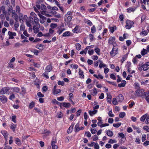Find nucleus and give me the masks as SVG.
Segmentation results:
<instances>
[{
    "mask_svg": "<svg viewBox=\"0 0 149 149\" xmlns=\"http://www.w3.org/2000/svg\"><path fill=\"white\" fill-rule=\"evenodd\" d=\"M136 9V8H133L131 7H129L127 9V12L128 13H130L131 12H134Z\"/></svg>",
    "mask_w": 149,
    "mask_h": 149,
    "instance_id": "6ab92c4d",
    "label": "nucleus"
},
{
    "mask_svg": "<svg viewBox=\"0 0 149 149\" xmlns=\"http://www.w3.org/2000/svg\"><path fill=\"white\" fill-rule=\"evenodd\" d=\"M72 16H67V15H65L64 20L67 23H69L72 20Z\"/></svg>",
    "mask_w": 149,
    "mask_h": 149,
    "instance_id": "9d476101",
    "label": "nucleus"
},
{
    "mask_svg": "<svg viewBox=\"0 0 149 149\" xmlns=\"http://www.w3.org/2000/svg\"><path fill=\"white\" fill-rule=\"evenodd\" d=\"M79 74L80 75V77L81 78H84V72L80 68L79 69Z\"/></svg>",
    "mask_w": 149,
    "mask_h": 149,
    "instance_id": "bb28decb",
    "label": "nucleus"
},
{
    "mask_svg": "<svg viewBox=\"0 0 149 149\" xmlns=\"http://www.w3.org/2000/svg\"><path fill=\"white\" fill-rule=\"evenodd\" d=\"M52 66L50 65H48L45 68V72H50L52 70Z\"/></svg>",
    "mask_w": 149,
    "mask_h": 149,
    "instance_id": "dca6fc26",
    "label": "nucleus"
},
{
    "mask_svg": "<svg viewBox=\"0 0 149 149\" xmlns=\"http://www.w3.org/2000/svg\"><path fill=\"white\" fill-rule=\"evenodd\" d=\"M25 22L27 26H31V25L34 24L33 18L31 17H29L28 19L25 20Z\"/></svg>",
    "mask_w": 149,
    "mask_h": 149,
    "instance_id": "f257e3e1",
    "label": "nucleus"
},
{
    "mask_svg": "<svg viewBox=\"0 0 149 149\" xmlns=\"http://www.w3.org/2000/svg\"><path fill=\"white\" fill-rule=\"evenodd\" d=\"M8 34L9 36V39H13L14 38V36H16V33L15 32H13L10 31L8 32Z\"/></svg>",
    "mask_w": 149,
    "mask_h": 149,
    "instance_id": "0eeeda50",
    "label": "nucleus"
},
{
    "mask_svg": "<svg viewBox=\"0 0 149 149\" xmlns=\"http://www.w3.org/2000/svg\"><path fill=\"white\" fill-rule=\"evenodd\" d=\"M132 127L134 130H136L137 132L138 133H139L141 132V130L139 127H138L135 126H132Z\"/></svg>",
    "mask_w": 149,
    "mask_h": 149,
    "instance_id": "79ce46f5",
    "label": "nucleus"
},
{
    "mask_svg": "<svg viewBox=\"0 0 149 149\" xmlns=\"http://www.w3.org/2000/svg\"><path fill=\"white\" fill-rule=\"evenodd\" d=\"M85 23H87L90 26H91L92 25V22L89 20L88 19H84Z\"/></svg>",
    "mask_w": 149,
    "mask_h": 149,
    "instance_id": "58836bf2",
    "label": "nucleus"
},
{
    "mask_svg": "<svg viewBox=\"0 0 149 149\" xmlns=\"http://www.w3.org/2000/svg\"><path fill=\"white\" fill-rule=\"evenodd\" d=\"M75 46L77 50H79L81 49V46L79 44L77 43L75 44Z\"/></svg>",
    "mask_w": 149,
    "mask_h": 149,
    "instance_id": "09e8293b",
    "label": "nucleus"
},
{
    "mask_svg": "<svg viewBox=\"0 0 149 149\" xmlns=\"http://www.w3.org/2000/svg\"><path fill=\"white\" fill-rule=\"evenodd\" d=\"M56 141L55 139H53V140L51 142V145L52 149H57V146L56 144Z\"/></svg>",
    "mask_w": 149,
    "mask_h": 149,
    "instance_id": "9b49d317",
    "label": "nucleus"
},
{
    "mask_svg": "<svg viewBox=\"0 0 149 149\" xmlns=\"http://www.w3.org/2000/svg\"><path fill=\"white\" fill-rule=\"evenodd\" d=\"M126 24L125 28L126 29H129L131 28L134 23L132 21L127 20L126 22Z\"/></svg>",
    "mask_w": 149,
    "mask_h": 149,
    "instance_id": "7ed1b4c3",
    "label": "nucleus"
},
{
    "mask_svg": "<svg viewBox=\"0 0 149 149\" xmlns=\"http://www.w3.org/2000/svg\"><path fill=\"white\" fill-rule=\"evenodd\" d=\"M65 30V29L62 28L61 29L58 30L57 31V33L59 35H60Z\"/></svg>",
    "mask_w": 149,
    "mask_h": 149,
    "instance_id": "13d9d810",
    "label": "nucleus"
},
{
    "mask_svg": "<svg viewBox=\"0 0 149 149\" xmlns=\"http://www.w3.org/2000/svg\"><path fill=\"white\" fill-rule=\"evenodd\" d=\"M36 6L38 9H40L42 11H45L47 10L46 6L43 4H41V5L36 4Z\"/></svg>",
    "mask_w": 149,
    "mask_h": 149,
    "instance_id": "20e7f679",
    "label": "nucleus"
},
{
    "mask_svg": "<svg viewBox=\"0 0 149 149\" xmlns=\"http://www.w3.org/2000/svg\"><path fill=\"white\" fill-rule=\"evenodd\" d=\"M118 49L117 47H113L112 51L110 52V54L111 56H115L118 53Z\"/></svg>",
    "mask_w": 149,
    "mask_h": 149,
    "instance_id": "6e6552de",
    "label": "nucleus"
},
{
    "mask_svg": "<svg viewBox=\"0 0 149 149\" xmlns=\"http://www.w3.org/2000/svg\"><path fill=\"white\" fill-rule=\"evenodd\" d=\"M70 32L69 31H67L64 32L62 35L63 37H66L70 36Z\"/></svg>",
    "mask_w": 149,
    "mask_h": 149,
    "instance_id": "473e14b6",
    "label": "nucleus"
},
{
    "mask_svg": "<svg viewBox=\"0 0 149 149\" xmlns=\"http://www.w3.org/2000/svg\"><path fill=\"white\" fill-rule=\"evenodd\" d=\"M141 3H143L144 4H146V3L147 5H148L149 4V0H141Z\"/></svg>",
    "mask_w": 149,
    "mask_h": 149,
    "instance_id": "c03bdc74",
    "label": "nucleus"
},
{
    "mask_svg": "<svg viewBox=\"0 0 149 149\" xmlns=\"http://www.w3.org/2000/svg\"><path fill=\"white\" fill-rule=\"evenodd\" d=\"M22 45V44L17 42L15 44V47L16 48H19L20 46Z\"/></svg>",
    "mask_w": 149,
    "mask_h": 149,
    "instance_id": "864d4df0",
    "label": "nucleus"
},
{
    "mask_svg": "<svg viewBox=\"0 0 149 149\" xmlns=\"http://www.w3.org/2000/svg\"><path fill=\"white\" fill-rule=\"evenodd\" d=\"M53 91L54 94L56 95L59 93L61 92V90L60 89H57Z\"/></svg>",
    "mask_w": 149,
    "mask_h": 149,
    "instance_id": "603ef678",
    "label": "nucleus"
},
{
    "mask_svg": "<svg viewBox=\"0 0 149 149\" xmlns=\"http://www.w3.org/2000/svg\"><path fill=\"white\" fill-rule=\"evenodd\" d=\"M12 16L13 18L15 19V21L18 22V16L17 14L13 15Z\"/></svg>",
    "mask_w": 149,
    "mask_h": 149,
    "instance_id": "37998d69",
    "label": "nucleus"
},
{
    "mask_svg": "<svg viewBox=\"0 0 149 149\" xmlns=\"http://www.w3.org/2000/svg\"><path fill=\"white\" fill-rule=\"evenodd\" d=\"M93 140L94 141H95L98 139V137L96 135H95L92 136Z\"/></svg>",
    "mask_w": 149,
    "mask_h": 149,
    "instance_id": "69168bd1",
    "label": "nucleus"
},
{
    "mask_svg": "<svg viewBox=\"0 0 149 149\" xmlns=\"http://www.w3.org/2000/svg\"><path fill=\"white\" fill-rule=\"evenodd\" d=\"M91 131L92 134H94L97 132V130L95 128H91Z\"/></svg>",
    "mask_w": 149,
    "mask_h": 149,
    "instance_id": "4d7b16f0",
    "label": "nucleus"
},
{
    "mask_svg": "<svg viewBox=\"0 0 149 149\" xmlns=\"http://www.w3.org/2000/svg\"><path fill=\"white\" fill-rule=\"evenodd\" d=\"M63 114L60 111L59 113H58L56 115V117L59 118H62L63 117Z\"/></svg>",
    "mask_w": 149,
    "mask_h": 149,
    "instance_id": "4c0bfd02",
    "label": "nucleus"
},
{
    "mask_svg": "<svg viewBox=\"0 0 149 149\" xmlns=\"http://www.w3.org/2000/svg\"><path fill=\"white\" fill-rule=\"evenodd\" d=\"M35 103L34 102L32 101L29 104V107L30 109H31L35 106Z\"/></svg>",
    "mask_w": 149,
    "mask_h": 149,
    "instance_id": "c756f323",
    "label": "nucleus"
},
{
    "mask_svg": "<svg viewBox=\"0 0 149 149\" xmlns=\"http://www.w3.org/2000/svg\"><path fill=\"white\" fill-rule=\"evenodd\" d=\"M44 45L41 44H38V45H36V48L39 49H41L44 47Z\"/></svg>",
    "mask_w": 149,
    "mask_h": 149,
    "instance_id": "72a5a7b5",
    "label": "nucleus"
},
{
    "mask_svg": "<svg viewBox=\"0 0 149 149\" xmlns=\"http://www.w3.org/2000/svg\"><path fill=\"white\" fill-rule=\"evenodd\" d=\"M147 115L146 114H145L142 116L140 118V120L141 121L144 122L146 118Z\"/></svg>",
    "mask_w": 149,
    "mask_h": 149,
    "instance_id": "a19ab883",
    "label": "nucleus"
},
{
    "mask_svg": "<svg viewBox=\"0 0 149 149\" xmlns=\"http://www.w3.org/2000/svg\"><path fill=\"white\" fill-rule=\"evenodd\" d=\"M0 100L3 104L6 103L8 100L7 97L4 95H2L0 96Z\"/></svg>",
    "mask_w": 149,
    "mask_h": 149,
    "instance_id": "423d86ee",
    "label": "nucleus"
},
{
    "mask_svg": "<svg viewBox=\"0 0 149 149\" xmlns=\"http://www.w3.org/2000/svg\"><path fill=\"white\" fill-rule=\"evenodd\" d=\"M38 15L40 19L39 20L40 23L42 24L43 23L45 22V20L46 19V18L39 13L38 14Z\"/></svg>",
    "mask_w": 149,
    "mask_h": 149,
    "instance_id": "1a4fd4ad",
    "label": "nucleus"
},
{
    "mask_svg": "<svg viewBox=\"0 0 149 149\" xmlns=\"http://www.w3.org/2000/svg\"><path fill=\"white\" fill-rule=\"evenodd\" d=\"M98 61L100 63L99 67L100 68H101L103 67H106L107 66L106 65L104 64L102 61L99 60Z\"/></svg>",
    "mask_w": 149,
    "mask_h": 149,
    "instance_id": "5701e85b",
    "label": "nucleus"
},
{
    "mask_svg": "<svg viewBox=\"0 0 149 149\" xmlns=\"http://www.w3.org/2000/svg\"><path fill=\"white\" fill-rule=\"evenodd\" d=\"M74 127V125H72L67 130V133H70L72 132Z\"/></svg>",
    "mask_w": 149,
    "mask_h": 149,
    "instance_id": "7c9ffc66",
    "label": "nucleus"
},
{
    "mask_svg": "<svg viewBox=\"0 0 149 149\" xmlns=\"http://www.w3.org/2000/svg\"><path fill=\"white\" fill-rule=\"evenodd\" d=\"M19 24L18 22H16L15 23L14 27L15 28V29L16 30L17 28L19 27Z\"/></svg>",
    "mask_w": 149,
    "mask_h": 149,
    "instance_id": "0e129e2a",
    "label": "nucleus"
},
{
    "mask_svg": "<svg viewBox=\"0 0 149 149\" xmlns=\"http://www.w3.org/2000/svg\"><path fill=\"white\" fill-rule=\"evenodd\" d=\"M15 98V96L14 94L12 93L9 97V99L12 100L13 99H14Z\"/></svg>",
    "mask_w": 149,
    "mask_h": 149,
    "instance_id": "052dcab7",
    "label": "nucleus"
},
{
    "mask_svg": "<svg viewBox=\"0 0 149 149\" xmlns=\"http://www.w3.org/2000/svg\"><path fill=\"white\" fill-rule=\"evenodd\" d=\"M1 133L3 136L6 141H7L8 136V134L7 132L6 131L2 130L1 131Z\"/></svg>",
    "mask_w": 149,
    "mask_h": 149,
    "instance_id": "f3484780",
    "label": "nucleus"
},
{
    "mask_svg": "<svg viewBox=\"0 0 149 149\" xmlns=\"http://www.w3.org/2000/svg\"><path fill=\"white\" fill-rule=\"evenodd\" d=\"M85 135L88 137H90L91 136V134L89 132H86Z\"/></svg>",
    "mask_w": 149,
    "mask_h": 149,
    "instance_id": "680f3d73",
    "label": "nucleus"
},
{
    "mask_svg": "<svg viewBox=\"0 0 149 149\" xmlns=\"http://www.w3.org/2000/svg\"><path fill=\"white\" fill-rule=\"evenodd\" d=\"M57 26V24H54L52 23L50 24V27L52 29H54Z\"/></svg>",
    "mask_w": 149,
    "mask_h": 149,
    "instance_id": "8fccbe9b",
    "label": "nucleus"
},
{
    "mask_svg": "<svg viewBox=\"0 0 149 149\" xmlns=\"http://www.w3.org/2000/svg\"><path fill=\"white\" fill-rule=\"evenodd\" d=\"M10 89V88L9 87L3 88L0 91V95L7 94V92Z\"/></svg>",
    "mask_w": 149,
    "mask_h": 149,
    "instance_id": "f03ea898",
    "label": "nucleus"
},
{
    "mask_svg": "<svg viewBox=\"0 0 149 149\" xmlns=\"http://www.w3.org/2000/svg\"><path fill=\"white\" fill-rule=\"evenodd\" d=\"M33 19L34 23L37 26H38L39 27H40V25L39 23V21H40L39 20L38 18L37 17H36L33 18Z\"/></svg>",
    "mask_w": 149,
    "mask_h": 149,
    "instance_id": "4468645a",
    "label": "nucleus"
},
{
    "mask_svg": "<svg viewBox=\"0 0 149 149\" xmlns=\"http://www.w3.org/2000/svg\"><path fill=\"white\" fill-rule=\"evenodd\" d=\"M95 51L96 53L98 55H100V49L98 48H96L95 49Z\"/></svg>",
    "mask_w": 149,
    "mask_h": 149,
    "instance_id": "bf43d9fd",
    "label": "nucleus"
},
{
    "mask_svg": "<svg viewBox=\"0 0 149 149\" xmlns=\"http://www.w3.org/2000/svg\"><path fill=\"white\" fill-rule=\"evenodd\" d=\"M125 116V113L124 112H121L120 113L119 116L120 118H123Z\"/></svg>",
    "mask_w": 149,
    "mask_h": 149,
    "instance_id": "5fc2aeb1",
    "label": "nucleus"
},
{
    "mask_svg": "<svg viewBox=\"0 0 149 149\" xmlns=\"http://www.w3.org/2000/svg\"><path fill=\"white\" fill-rule=\"evenodd\" d=\"M148 51L145 49H143L141 52V54L143 56L147 53Z\"/></svg>",
    "mask_w": 149,
    "mask_h": 149,
    "instance_id": "de8ad7c7",
    "label": "nucleus"
},
{
    "mask_svg": "<svg viewBox=\"0 0 149 149\" xmlns=\"http://www.w3.org/2000/svg\"><path fill=\"white\" fill-rule=\"evenodd\" d=\"M142 67L143 69V70L144 71H146L147 70L149 69V67L147 65H146L143 64L142 65Z\"/></svg>",
    "mask_w": 149,
    "mask_h": 149,
    "instance_id": "ea45409f",
    "label": "nucleus"
},
{
    "mask_svg": "<svg viewBox=\"0 0 149 149\" xmlns=\"http://www.w3.org/2000/svg\"><path fill=\"white\" fill-rule=\"evenodd\" d=\"M121 125V123H118L117 124H113V126L115 127L118 128Z\"/></svg>",
    "mask_w": 149,
    "mask_h": 149,
    "instance_id": "49530a36",
    "label": "nucleus"
},
{
    "mask_svg": "<svg viewBox=\"0 0 149 149\" xmlns=\"http://www.w3.org/2000/svg\"><path fill=\"white\" fill-rule=\"evenodd\" d=\"M116 26H114V27H109V29L110 30V32L111 33H113L114 30H116Z\"/></svg>",
    "mask_w": 149,
    "mask_h": 149,
    "instance_id": "c9c22d12",
    "label": "nucleus"
},
{
    "mask_svg": "<svg viewBox=\"0 0 149 149\" xmlns=\"http://www.w3.org/2000/svg\"><path fill=\"white\" fill-rule=\"evenodd\" d=\"M108 115L110 117H113L114 116V115L112 113V110L109 111L108 113Z\"/></svg>",
    "mask_w": 149,
    "mask_h": 149,
    "instance_id": "e2e57ef3",
    "label": "nucleus"
},
{
    "mask_svg": "<svg viewBox=\"0 0 149 149\" xmlns=\"http://www.w3.org/2000/svg\"><path fill=\"white\" fill-rule=\"evenodd\" d=\"M106 133L107 134V135L110 137L112 136L113 135V132L110 130H107L106 132Z\"/></svg>",
    "mask_w": 149,
    "mask_h": 149,
    "instance_id": "a878e982",
    "label": "nucleus"
},
{
    "mask_svg": "<svg viewBox=\"0 0 149 149\" xmlns=\"http://www.w3.org/2000/svg\"><path fill=\"white\" fill-rule=\"evenodd\" d=\"M11 90H13V92L18 93L19 92L20 89L17 87H14L13 88H10Z\"/></svg>",
    "mask_w": 149,
    "mask_h": 149,
    "instance_id": "412c9836",
    "label": "nucleus"
},
{
    "mask_svg": "<svg viewBox=\"0 0 149 149\" xmlns=\"http://www.w3.org/2000/svg\"><path fill=\"white\" fill-rule=\"evenodd\" d=\"M97 112V110H95L93 111H89L88 112L89 115L91 116H93V115L95 114Z\"/></svg>",
    "mask_w": 149,
    "mask_h": 149,
    "instance_id": "c85d7f7f",
    "label": "nucleus"
},
{
    "mask_svg": "<svg viewBox=\"0 0 149 149\" xmlns=\"http://www.w3.org/2000/svg\"><path fill=\"white\" fill-rule=\"evenodd\" d=\"M70 105L69 103L63 102V106L65 108H69L70 107Z\"/></svg>",
    "mask_w": 149,
    "mask_h": 149,
    "instance_id": "cd10ccee",
    "label": "nucleus"
},
{
    "mask_svg": "<svg viewBox=\"0 0 149 149\" xmlns=\"http://www.w3.org/2000/svg\"><path fill=\"white\" fill-rule=\"evenodd\" d=\"M79 123H77L75 126L74 128L77 132H78L81 130H83L84 128V127H81L80 128H79Z\"/></svg>",
    "mask_w": 149,
    "mask_h": 149,
    "instance_id": "2eb2a0df",
    "label": "nucleus"
},
{
    "mask_svg": "<svg viewBox=\"0 0 149 149\" xmlns=\"http://www.w3.org/2000/svg\"><path fill=\"white\" fill-rule=\"evenodd\" d=\"M50 132L49 131L47 130H45L42 132V134L44 135L43 136L44 138H46L47 136L49 135L50 133Z\"/></svg>",
    "mask_w": 149,
    "mask_h": 149,
    "instance_id": "ddd939ff",
    "label": "nucleus"
},
{
    "mask_svg": "<svg viewBox=\"0 0 149 149\" xmlns=\"http://www.w3.org/2000/svg\"><path fill=\"white\" fill-rule=\"evenodd\" d=\"M15 143L17 145H20L22 143L20 140L18 138H16L15 139Z\"/></svg>",
    "mask_w": 149,
    "mask_h": 149,
    "instance_id": "b1692460",
    "label": "nucleus"
},
{
    "mask_svg": "<svg viewBox=\"0 0 149 149\" xmlns=\"http://www.w3.org/2000/svg\"><path fill=\"white\" fill-rule=\"evenodd\" d=\"M148 33V32H147V31H145L144 29H143L142 30V31H141L140 33V35L141 36L144 35V36H145Z\"/></svg>",
    "mask_w": 149,
    "mask_h": 149,
    "instance_id": "e433bc0d",
    "label": "nucleus"
},
{
    "mask_svg": "<svg viewBox=\"0 0 149 149\" xmlns=\"http://www.w3.org/2000/svg\"><path fill=\"white\" fill-rule=\"evenodd\" d=\"M117 142V141L116 140H113L111 139H110L108 141V143H109L112 144L114 143H116Z\"/></svg>",
    "mask_w": 149,
    "mask_h": 149,
    "instance_id": "3c124183",
    "label": "nucleus"
},
{
    "mask_svg": "<svg viewBox=\"0 0 149 149\" xmlns=\"http://www.w3.org/2000/svg\"><path fill=\"white\" fill-rule=\"evenodd\" d=\"M144 91L143 90H138L135 92V95L136 96H141L143 95Z\"/></svg>",
    "mask_w": 149,
    "mask_h": 149,
    "instance_id": "39448f33",
    "label": "nucleus"
},
{
    "mask_svg": "<svg viewBox=\"0 0 149 149\" xmlns=\"http://www.w3.org/2000/svg\"><path fill=\"white\" fill-rule=\"evenodd\" d=\"M116 98L119 102H121L123 100L124 97L122 94H120Z\"/></svg>",
    "mask_w": 149,
    "mask_h": 149,
    "instance_id": "f8f14e48",
    "label": "nucleus"
},
{
    "mask_svg": "<svg viewBox=\"0 0 149 149\" xmlns=\"http://www.w3.org/2000/svg\"><path fill=\"white\" fill-rule=\"evenodd\" d=\"M91 32L93 33H94L96 32V28L95 26L93 25L91 28Z\"/></svg>",
    "mask_w": 149,
    "mask_h": 149,
    "instance_id": "6e6d98bb",
    "label": "nucleus"
},
{
    "mask_svg": "<svg viewBox=\"0 0 149 149\" xmlns=\"http://www.w3.org/2000/svg\"><path fill=\"white\" fill-rule=\"evenodd\" d=\"M107 101L108 102L111 104V103L112 96L110 95H108V94H107Z\"/></svg>",
    "mask_w": 149,
    "mask_h": 149,
    "instance_id": "4be33fe9",
    "label": "nucleus"
},
{
    "mask_svg": "<svg viewBox=\"0 0 149 149\" xmlns=\"http://www.w3.org/2000/svg\"><path fill=\"white\" fill-rule=\"evenodd\" d=\"M16 125L12 123L10 126V128L13 131V132H14L15 131V129L16 128Z\"/></svg>",
    "mask_w": 149,
    "mask_h": 149,
    "instance_id": "f704fd0d",
    "label": "nucleus"
},
{
    "mask_svg": "<svg viewBox=\"0 0 149 149\" xmlns=\"http://www.w3.org/2000/svg\"><path fill=\"white\" fill-rule=\"evenodd\" d=\"M117 99V98H114L113 99L112 103L114 105H116L118 104V101Z\"/></svg>",
    "mask_w": 149,
    "mask_h": 149,
    "instance_id": "a18cd8bd",
    "label": "nucleus"
},
{
    "mask_svg": "<svg viewBox=\"0 0 149 149\" xmlns=\"http://www.w3.org/2000/svg\"><path fill=\"white\" fill-rule=\"evenodd\" d=\"M126 82L125 81L123 80L121 81V83L118 84V86L119 87H123L125 86Z\"/></svg>",
    "mask_w": 149,
    "mask_h": 149,
    "instance_id": "a211bd4d",
    "label": "nucleus"
},
{
    "mask_svg": "<svg viewBox=\"0 0 149 149\" xmlns=\"http://www.w3.org/2000/svg\"><path fill=\"white\" fill-rule=\"evenodd\" d=\"M70 66L72 68L74 69H77L78 67V65L76 64H72Z\"/></svg>",
    "mask_w": 149,
    "mask_h": 149,
    "instance_id": "338daca9",
    "label": "nucleus"
},
{
    "mask_svg": "<svg viewBox=\"0 0 149 149\" xmlns=\"http://www.w3.org/2000/svg\"><path fill=\"white\" fill-rule=\"evenodd\" d=\"M143 94L146 97H149V92L146 91Z\"/></svg>",
    "mask_w": 149,
    "mask_h": 149,
    "instance_id": "774afa93",
    "label": "nucleus"
},
{
    "mask_svg": "<svg viewBox=\"0 0 149 149\" xmlns=\"http://www.w3.org/2000/svg\"><path fill=\"white\" fill-rule=\"evenodd\" d=\"M93 76L95 77V78L99 79L100 78V79H102L103 78V77L100 74H98V75H97L96 74H94L93 75Z\"/></svg>",
    "mask_w": 149,
    "mask_h": 149,
    "instance_id": "2f4dec72",
    "label": "nucleus"
},
{
    "mask_svg": "<svg viewBox=\"0 0 149 149\" xmlns=\"http://www.w3.org/2000/svg\"><path fill=\"white\" fill-rule=\"evenodd\" d=\"M36 26L34 25L33 27V30L34 31V33H37L39 31V29L38 28H36Z\"/></svg>",
    "mask_w": 149,
    "mask_h": 149,
    "instance_id": "393cba45",
    "label": "nucleus"
},
{
    "mask_svg": "<svg viewBox=\"0 0 149 149\" xmlns=\"http://www.w3.org/2000/svg\"><path fill=\"white\" fill-rule=\"evenodd\" d=\"M115 37H110L109 40L108 42L110 44H113L115 40Z\"/></svg>",
    "mask_w": 149,
    "mask_h": 149,
    "instance_id": "aec40b11",
    "label": "nucleus"
}]
</instances>
